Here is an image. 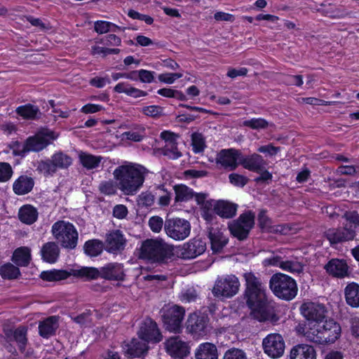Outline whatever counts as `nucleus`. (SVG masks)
<instances>
[{
  "instance_id": "obj_1",
  "label": "nucleus",
  "mask_w": 359,
  "mask_h": 359,
  "mask_svg": "<svg viewBox=\"0 0 359 359\" xmlns=\"http://www.w3.org/2000/svg\"><path fill=\"white\" fill-rule=\"evenodd\" d=\"M148 170L143 165L125 161L113 171L114 180L118 188L124 194H135L143 186Z\"/></svg>"
},
{
  "instance_id": "obj_2",
  "label": "nucleus",
  "mask_w": 359,
  "mask_h": 359,
  "mask_svg": "<svg viewBox=\"0 0 359 359\" xmlns=\"http://www.w3.org/2000/svg\"><path fill=\"white\" fill-rule=\"evenodd\" d=\"M246 304L251 311L253 318L259 322L270 320L276 322L278 320L275 309V302L269 299L265 288L261 291L244 293Z\"/></svg>"
},
{
  "instance_id": "obj_3",
  "label": "nucleus",
  "mask_w": 359,
  "mask_h": 359,
  "mask_svg": "<svg viewBox=\"0 0 359 359\" xmlns=\"http://www.w3.org/2000/svg\"><path fill=\"white\" fill-rule=\"evenodd\" d=\"M137 250L139 259L151 264H165L173 255L172 248L161 238H147Z\"/></svg>"
},
{
  "instance_id": "obj_4",
  "label": "nucleus",
  "mask_w": 359,
  "mask_h": 359,
  "mask_svg": "<svg viewBox=\"0 0 359 359\" xmlns=\"http://www.w3.org/2000/svg\"><path fill=\"white\" fill-rule=\"evenodd\" d=\"M309 330L305 334L307 341L318 345L334 344L341 334V327L332 318L325 319L317 324H309Z\"/></svg>"
},
{
  "instance_id": "obj_5",
  "label": "nucleus",
  "mask_w": 359,
  "mask_h": 359,
  "mask_svg": "<svg viewBox=\"0 0 359 359\" xmlns=\"http://www.w3.org/2000/svg\"><path fill=\"white\" fill-rule=\"evenodd\" d=\"M269 287L276 297L287 302L294 299L298 292L296 280L281 273H275L271 277Z\"/></svg>"
},
{
  "instance_id": "obj_6",
  "label": "nucleus",
  "mask_w": 359,
  "mask_h": 359,
  "mask_svg": "<svg viewBox=\"0 0 359 359\" xmlns=\"http://www.w3.org/2000/svg\"><path fill=\"white\" fill-rule=\"evenodd\" d=\"M57 138L55 133L46 128L39 130L34 135L28 137L22 149L13 150V154L23 157L30 151L39 152Z\"/></svg>"
},
{
  "instance_id": "obj_7",
  "label": "nucleus",
  "mask_w": 359,
  "mask_h": 359,
  "mask_svg": "<svg viewBox=\"0 0 359 359\" xmlns=\"http://www.w3.org/2000/svg\"><path fill=\"white\" fill-rule=\"evenodd\" d=\"M51 232L62 248L73 250L76 247L79 235L72 223L64 220L57 221L53 224Z\"/></svg>"
},
{
  "instance_id": "obj_8",
  "label": "nucleus",
  "mask_w": 359,
  "mask_h": 359,
  "mask_svg": "<svg viewBox=\"0 0 359 359\" xmlns=\"http://www.w3.org/2000/svg\"><path fill=\"white\" fill-rule=\"evenodd\" d=\"M161 320L164 329L170 333L180 334L183 330V320L185 309L182 306L168 305L161 310Z\"/></svg>"
},
{
  "instance_id": "obj_9",
  "label": "nucleus",
  "mask_w": 359,
  "mask_h": 359,
  "mask_svg": "<svg viewBox=\"0 0 359 359\" xmlns=\"http://www.w3.org/2000/svg\"><path fill=\"white\" fill-rule=\"evenodd\" d=\"M255 214L252 210H246L239 217L229 222L228 228L231 236L240 241L246 240L255 226Z\"/></svg>"
},
{
  "instance_id": "obj_10",
  "label": "nucleus",
  "mask_w": 359,
  "mask_h": 359,
  "mask_svg": "<svg viewBox=\"0 0 359 359\" xmlns=\"http://www.w3.org/2000/svg\"><path fill=\"white\" fill-rule=\"evenodd\" d=\"M240 285L238 277L233 274L218 276L212 292L217 298H231L238 293Z\"/></svg>"
},
{
  "instance_id": "obj_11",
  "label": "nucleus",
  "mask_w": 359,
  "mask_h": 359,
  "mask_svg": "<svg viewBox=\"0 0 359 359\" xmlns=\"http://www.w3.org/2000/svg\"><path fill=\"white\" fill-rule=\"evenodd\" d=\"M164 231L167 236L175 241H183L191 232V224L185 219L179 217L166 218Z\"/></svg>"
},
{
  "instance_id": "obj_12",
  "label": "nucleus",
  "mask_w": 359,
  "mask_h": 359,
  "mask_svg": "<svg viewBox=\"0 0 359 359\" xmlns=\"http://www.w3.org/2000/svg\"><path fill=\"white\" fill-rule=\"evenodd\" d=\"M137 334L140 339L148 344H157L163 339V335L158 324L149 317L142 321Z\"/></svg>"
},
{
  "instance_id": "obj_13",
  "label": "nucleus",
  "mask_w": 359,
  "mask_h": 359,
  "mask_svg": "<svg viewBox=\"0 0 359 359\" xmlns=\"http://www.w3.org/2000/svg\"><path fill=\"white\" fill-rule=\"evenodd\" d=\"M264 352L271 358L281 357L285 351V341L281 334H269L262 340Z\"/></svg>"
},
{
  "instance_id": "obj_14",
  "label": "nucleus",
  "mask_w": 359,
  "mask_h": 359,
  "mask_svg": "<svg viewBox=\"0 0 359 359\" xmlns=\"http://www.w3.org/2000/svg\"><path fill=\"white\" fill-rule=\"evenodd\" d=\"M300 311L309 321V324H317L326 319L327 312L324 304L313 302L303 303L300 306Z\"/></svg>"
},
{
  "instance_id": "obj_15",
  "label": "nucleus",
  "mask_w": 359,
  "mask_h": 359,
  "mask_svg": "<svg viewBox=\"0 0 359 359\" xmlns=\"http://www.w3.org/2000/svg\"><path fill=\"white\" fill-rule=\"evenodd\" d=\"M164 347L166 353L174 359H184L190 353L188 344L182 340L179 336L166 339Z\"/></svg>"
},
{
  "instance_id": "obj_16",
  "label": "nucleus",
  "mask_w": 359,
  "mask_h": 359,
  "mask_svg": "<svg viewBox=\"0 0 359 359\" xmlns=\"http://www.w3.org/2000/svg\"><path fill=\"white\" fill-rule=\"evenodd\" d=\"M101 278L109 281L123 282L126 280L124 265L118 262H109L100 268ZM121 284L118 283L117 287Z\"/></svg>"
},
{
  "instance_id": "obj_17",
  "label": "nucleus",
  "mask_w": 359,
  "mask_h": 359,
  "mask_svg": "<svg viewBox=\"0 0 359 359\" xmlns=\"http://www.w3.org/2000/svg\"><path fill=\"white\" fill-rule=\"evenodd\" d=\"M355 236L353 225H346L343 228L329 229L324 233V236L330 241L331 245L353 240Z\"/></svg>"
},
{
  "instance_id": "obj_18",
  "label": "nucleus",
  "mask_w": 359,
  "mask_h": 359,
  "mask_svg": "<svg viewBox=\"0 0 359 359\" xmlns=\"http://www.w3.org/2000/svg\"><path fill=\"white\" fill-rule=\"evenodd\" d=\"M127 240L121 230H113L107 234L105 250L113 255L121 254L126 246Z\"/></svg>"
},
{
  "instance_id": "obj_19",
  "label": "nucleus",
  "mask_w": 359,
  "mask_h": 359,
  "mask_svg": "<svg viewBox=\"0 0 359 359\" xmlns=\"http://www.w3.org/2000/svg\"><path fill=\"white\" fill-rule=\"evenodd\" d=\"M5 339L7 343L15 341L21 353H24L28 343L27 328L25 326H19L15 329H4Z\"/></svg>"
},
{
  "instance_id": "obj_20",
  "label": "nucleus",
  "mask_w": 359,
  "mask_h": 359,
  "mask_svg": "<svg viewBox=\"0 0 359 359\" xmlns=\"http://www.w3.org/2000/svg\"><path fill=\"white\" fill-rule=\"evenodd\" d=\"M324 269L326 273L336 278H344L349 277L351 271L346 259L332 258L325 265Z\"/></svg>"
},
{
  "instance_id": "obj_21",
  "label": "nucleus",
  "mask_w": 359,
  "mask_h": 359,
  "mask_svg": "<svg viewBox=\"0 0 359 359\" xmlns=\"http://www.w3.org/2000/svg\"><path fill=\"white\" fill-rule=\"evenodd\" d=\"M241 152L236 149H223L220 150L216 156L215 162L223 168H229L231 170H235L238 166V161L240 162Z\"/></svg>"
},
{
  "instance_id": "obj_22",
  "label": "nucleus",
  "mask_w": 359,
  "mask_h": 359,
  "mask_svg": "<svg viewBox=\"0 0 359 359\" xmlns=\"http://www.w3.org/2000/svg\"><path fill=\"white\" fill-rule=\"evenodd\" d=\"M122 347L124 354L130 359L144 357L149 350L147 343L136 338H133L130 342L124 344Z\"/></svg>"
},
{
  "instance_id": "obj_23",
  "label": "nucleus",
  "mask_w": 359,
  "mask_h": 359,
  "mask_svg": "<svg viewBox=\"0 0 359 359\" xmlns=\"http://www.w3.org/2000/svg\"><path fill=\"white\" fill-rule=\"evenodd\" d=\"M206 250V242L201 238H194L183 245L182 255L185 259H194Z\"/></svg>"
},
{
  "instance_id": "obj_24",
  "label": "nucleus",
  "mask_w": 359,
  "mask_h": 359,
  "mask_svg": "<svg viewBox=\"0 0 359 359\" xmlns=\"http://www.w3.org/2000/svg\"><path fill=\"white\" fill-rule=\"evenodd\" d=\"M208 318L203 315L196 313L189 314L187 321V328L189 332L196 335H204L206 333V327Z\"/></svg>"
},
{
  "instance_id": "obj_25",
  "label": "nucleus",
  "mask_w": 359,
  "mask_h": 359,
  "mask_svg": "<svg viewBox=\"0 0 359 359\" xmlns=\"http://www.w3.org/2000/svg\"><path fill=\"white\" fill-rule=\"evenodd\" d=\"M208 237L210 240V248L213 254L222 252L229 242V238L222 231L212 227L209 229Z\"/></svg>"
},
{
  "instance_id": "obj_26",
  "label": "nucleus",
  "mask_w": 359,
  "mask_h": 359,
  "mask_svg": "<svg viewBox=\"0 0 359 359\" xmlns=\"http://www.w3.org/2000/svg\"><path fill=\"white\" fill-rule=\"evenodd\" d=\"M245 169L255 172L261 170L264 165H266L263 156L257 153L240 157L239 163Z\"/></svg>"
},
{
  "instance_id": "obj_27",
  "label": "nucleus",
  "mask_w": 359,
  "mask_h": 359,
  "mask_svg": "<svg viewBox=\"0 0 359 359\" xmlns=\"http://www.w3.org/2000/svg\"><path fill=\"white\" fill-rule=\"evenodd\" d=\"M238 205L224 200H218L214 203L215 214L222 218H233L237 212Z\"/></svg>"
},
{
  "instance_id": "obj_28",
  "label": "nucleus",
  "mask_w": 359,
  "mask_h": 359,
  "mask_svg": "<svg viewBox=\"0 0 359 359\" xmlns=\"http://www.w3.org/2000/svg\"><path fill=\"white\" fill-rule=\"evenodd\" d=\"M34 186V180L26 175L19 176L13 184V191L18 196L29 194Z\"/></svg>"
},
{
  "instance_id": "obj_29",
  "label": "nucleus",
  "mask_w": 359,
  "mask_h": 359,
  "mask_svg": "<svg viewBox=\"0 0 359 359\" xmlns=\"http://www.w3.org/2000/svg\"><path fill=\"white\" fill-rule=\"evenodd\" d=\"M290 357V359H316V353L312 346L299 344L292 348Z\"/></svg>"
},
{
  "instance_id": "obj_30",
  "label": "nucleus",
  "mask_w": 359,
  "mask_h": 359,
  "mask_svg": "<svg viewBox=\"0 0 359 359\" xmlns=\"http://www.w3.org/2000/svg\"><path fill=\"white\" fill-rule=\"evenodd\" d=\"M58 328V318L55 316L48 317L39 325V334L44 339H48L55 334Z\"/></svg>"
},
{
  "instance_id": "obj_31",
  "label": "nucleus",
  "mask_w": 359,
  "mask_h": 359,
  "mask_svg": "<svg viewBox=\"0 0 359 359\" xmlns=\"http://www.w3.org/2000/svg\"><path fill=\"white\" fill-rule=\"evenodd\" d=\"M38 217V210L32 205L25 204L19 209L18 219L23 224L31 225L37 220Z\"/></svg>"
},
{
  "instance_id": "obj_32",
  "label": "nucleus",
  "mask_w": 359,
  "mask_h": 359,
  "mask_svg": "<svg viewBox=\"0 0 359 359\" xmlns=\"http://www.w3.org/2000/svg\"><path fill=\"white\" fill-rule=\"evenodd\" d=\"M12 261L18 266L26 267L32 260L31 250L26 246L16 248L12 255Z\"/></svg>"
},
{
  "instance_id": "obj_33",
  "label": "nucleus",
  "mask_w": 359,
  "mask_h": 359,
  "mask_svg": "<svg viewBox=\"0 0 359 359\" xmlns=\"http://www.w3.org/2000/svg\"><path fill=\"white\" fill-rule=\"evenodd\" d=\"M344 297L346 304L352 308L359 307V284L351 282L344 289Z\"/></svg>"
},
{
  "instance_id": "obj_34",
  "label": "nucleus",
  "mask_w": 359,
  "mask_h": 359,
  "mask_svg": "<svg viewBox=\"0 0 359 359\" xmlns=\"http://www.w3.org/2000/svg\"><path fill=\"white\" fill-rule=\"evenodd\" d=\"M195 358L196 359H217V348L212 343H202L196 349Z\"/></svg>"
},
{
  "instance_id": "obj_35",
  "label": "nucleus",
  "mask_w": 359,
  "mask_h": 359,
  "mask_svg": "<svg viewBox=\"0 0 359 359\" xmlns=\"http://www.w3.org/2000/svg\"><path fill=\"white\" fill-rule=\"evenodd\" d=\"M42 259L49 264L55 263L60 255V249L55 242H47L43 245L41 250Z\"/></svg>"
},
{
  "instance_id": "obj_36",
  "label": "nucleus",
  "mask_w": 359,
  "mask_h": 359,
  "mask_svg": "<svg viewBox=\"0 0 359 359\" xmlns=\"http://www.w3.org/2000/svg\"><path fill=\"white\" fill-rule=\"evenodd\" d=\"M15 113L24 120H36L39 118L41 111L39 107L31 103L18 106Z\"/></svg>"
},
{
  "instance_id": "obj_37",
  "label": "nucleus",
  "mask_w": 359,
  "mask_h": 359,
  "mask_svg": "<svg viewBox=\"0 0 359 359\" xmlns=\"http://www.w3.org/2000/svg\"><path fill=\"white\" fill-rule=\"evenodd\" d=\"M72 276L71 271L65 269L43 271L39 275L41 279L46 282H57L67 279Z\"/></svg>"
},
{
  "instance_id": "obj_38",
  "label": "nucleus",
  "mask_w": 359,
  "mask_h": 359,
  "mask_svg": "<svg viewBox=\"0 0 359 359\" xmlns=\"http://www.w3.org/2000/svg\"><path fill=\"white\" fill-rule=\"evenodd\" d=\"M114 91L117 93H125L126 95L138 98L148 95L147 91L132 86L129 83L120 82L114 87Z\"/></svg>"
},
{
  "instance_id": "obj_39",
  "label": "nucleus",
  "mask_w": 359,
  "mask_h": 359,
  "mask_svg": "<svg viewBox=\"0 0 359 359\" xmlns=\"http://www.w3.org/2000/svg\"><path fill=\"white\" fill-rule=\"evenodd\" d=\"M72 276L83 278L86 280H91L101 278L100 269L95 267L83 266L79 269L71 270Z\"/></svg>"
},
{
  "instance_id": "obj_40",
  "label": "nucleus",
  "mask_w": 359,
  "mask_h": 359,
  "mask_svg": "<svg viewBox=\"0 0 359 359\" xmlns=\"http://www.w3.org/2000/svg\"><path fill=\"white\" fill-rule=\"evenodd\" d=\"M245 280V292L248 293L254 291H261V289L265 288L259 278L257 277L252 272H247L243 274Z\"/></svg>"
},
{
  "instance_id": "obj_41",
  "label": "nucleus",
  "mask_w": 359,
  "mask_h": 359,
  "mask_svg": "<svg viewBox=\"0 0 359 359\" xmlns=\"http://www.w3.org/2000/svg\"><path fill=\"white\" fill-rule=\"evenodd\" d=\"M104 249L103 243L98 239H91L85 242L83 245L84 253L90 257H97L102 252Z\"/></svg>"
},
{
  "instance_id": "obj_42",
  "label": "nucleus",
  "mask_w": 359,
  "mask_h": 359,
  "mask_svg": "<svg viewBox=\"0 0 359 359\" xmlns=\"http://www.w3.org/2000/svg\"><path fill=\"white\" fill-rule=\"evenodd\" d=\"M81 164L87 170H93L99 167L102 157L86 152H81L79 156Z\"/></svg>"
},
{
  "instance_id": "obj_43",
  "label": "nucleus",
  "mask_w": 359,
  "mask_h": 359,
  "mask_svg": "<svg viewBox=\"0 0 359 359\" xmlns=\"http://www.w3.org/2000/svg\"><path fill=\"white\" fill-rule=\"evenodd\" d=\"M0 276L4 280H15L20 278L21 272L17 265L7 262L0 266Z\"/></svg>"
},
{
  "instance_id": "obj_44",
  "label": "nucleus",
  "mask_w": 359,
  "mask_h": 359,
  "mask_svg": "<svg viewBox=\"0 0 359 359\" xmlns=\"http://www.w3.org/2000/svg\"><path fill=\"white\" fill-rule=\"evenodd\" d=\"M176 203L187 202L193 198L194 191L192 189L184 184H177L174 187Z\"/></svg>"
},
{
  "instance_id": "obj_45",
  "label": "nucleus",
  "mask_w": 359,
  "mask_h": 359,
  "mask_svg": "<svg viewBox=\"0 0 359 359\" xmlns=\"http://www.w3.org/2000/svg\"><path fill=\"white\" fill-rule=\"evenodd\" d=\"M51 160L56 170L57 169H66L72 163V158L62 151L55 153L51 156Z\"/></svg>"
},
{
  "instance_id": "obj_46",
  "label": "nucleus",
  "mask_w": 359,
  "mask_h": 359,
  "mask_svg": "<svg viewBox=\"0 0 359 359\" xmlns=\"http://www.w3.org/2000/svg\"><path fill=\"white\" fill-rule=\"evenodd\" d=\"M161 154L171 160H177L182 156V152L178 149L177 142L165 144L161 149Z\"/></svg>"
},
{
  "instance_id": "obj_47",
  "label": "nucleus",
  "mask_w": 359,
  "mask_h": 359,
  "mask_svg": "<svg viewBox=\"0 0 359 359\" xmlns=\"http://www.w3.org/2000/svg\"><path fill=\"white\" fill-rule=\"evenodd\" d=\"M192 151L194 154H200L204 151L206 144L203 135L200 133H194L191 135Z\"/></svg>"
},
{
  "instance_id": "obj_48",
  "label": "nucleus",
  "mask_w": 359,
  "mask_h": 359,
  "mask_svg": "<svg viewBox=\"0 0 359 359\" xmlns=\"http://www.w3.org/2000/svg\"><path fill=\"white\" fill-rule=\"evenodd\" d=\"M118 183L115 181L112 180H103L102 181L99 186L98 190L99 191L105 195V196H112L115 195L117 193Z\"/></svg>"
},
{
  "instance_id": "obj_49",
  "label": "nucleus",
  "mask_w": 359,
  "mask_h": 359,
  "mask_svg": "<svg viewBox=\"0 0 359 359\" xmlns=\"http://www.w3.org/2000/svg\"><path fill=\"white\" fill-rule=\"evenodd\" d=\"M267 211L264 209L261 210L257 216L258 226L263 232H268L273 226L272 219L267 215Z\"/></svg>"
},
{
  "instance_id": "obj_50",
  "label": "nucleus",
  "mask_w": 359,
  "mask_h": 359,
  "mask_svg": "<svg viewBox=\"0 0 359 359\" xmlns=\"http://www.w3.org/2000/svg\"><path fill=\"white\" fill-rule=\"evenodd\" d=\"M214 201H207L204 205L201 206V217L208 222L211 223L215 219L214 210Z\"/></svg>"
},
{
  "instance_id": "obj_51",
  "label": "nucleus",
  "mask_w": 359,
  "mask_h": 359,
  "mask_svg": "<svg viewBox=\"0 0 359 359\" xmlns=\"http://www.w3.org/2000/svg\"><path fill=\"white\" fill-rule=\"evenodd\" d=\"M95 43L102 44L108 48L109 46H119L121 45V39L114 34H109L96 39Z\"/></svg>"
},
{
  "instance_id": "obj_52",
  "label": "nucleus",
  "mask_w": 359,
  "mask_h": 359,
  "mask_svg": "<svg viewBox=\"0 0 359 359\" xmlns=\"http://www.w3.org/2000/svg\"><path fill=\"white\" fill-rule=\"evenodd\" d=\"M141 112L153 118H158L164 115V108L159 105H149L142 108Z\"/></svg>"
},
{
  "instance_id": "obj_53",
  "label": "nucleus",
  "mask_w": 359,
  "mask_h": 359,
  "mask_svg": "<svg viewBox=\"0 0 359 359\" xmlns=\"http://www.w3.org/2000/svg\"><path fill=\"white\" fill-rule=\"evenodd\" d=\"M243 126L253 130H260L266 128L269 126V123L263 118H252L244 121Z\"/></svg>"
},
{
  "instance_id": "obj_54",
  "label": "nucleus",
  "mask_w": 359,
  "mask_h": 359,
  "mask_svg": "<svg viewBox=\"0 0 359 359\" xmlns=\"http://www.w3.org/2000/svg\"><path fill=\"white\" fill-rule=\"evenodd\" d=\"M280 267L287 271L293 273H301L303 272V266L297 262L294 261H283L280 263Z\"/></svg>"
},
{
  "instance_id": "obj_55",
  "label": "nucleus",
  "mask_w": 359,
  "mask_h": 359,
  "mask_svg": "<svg viewBox=\"0 0 359 359\" xmlns=\"http://www.w3.org/2000/svg\"><path fill=\"white\" fill-rule=\"evenodd\" d=\"M13 174V168L9 163L0 162V182H7Z\"/></svg>"
},
{
  "instance_id": "obj_56",
  "label": "nucleus",
  "mask_w": 359,
  "mask_h": 359,
  "mask_svg": "<svg viewBox=\"0 0 359 359\" xmlns=\"http://www.w3.org/2000/svg\"><path fill=\"white\" fill-rule=\"evenodd\" d=\"M37 170L41 173H43V175L46 176L55 173L56 172V170L54 167V165L51 159L41 161L40 162H39Z\"/></svg>"
},
{
  "instance_id": "obj_57",
  "label": "nucleus",
  "mask_w": 359,
  "mask_h": 359,
  "mask_svg": "<svg viewBox=\"0 0 359 359\" xmlns=\"http://www.w3.org/2000/svg\"><path fill=\"white\" fill-rule=\"evenodd\" d=\"M266 165H264L260 171L255 172L256 173L259 174V176L254 179L255 182L257 184L266 183L269 184V182L272 180L273 175L268 170H266Z\"/></svg>"
},
{
  "instance_id": "obj_58",
  "label": "nucleus",
  "mask_w": 359,
  "mask_h": 359,
  "mask_svg": "<svg viewBox=\"0 0 359 359\" xmlns=\"http://www.w3.org/2000/svg\"><path fill=\"white\" fill-rule=\"evenodd\" d=\"M229 182L231 184H233L235 187H245L249 181V179L247 177L240 175V174H238V173H234V172L231 173L229 175Z\"/></svg>"
},
{
  "instance_id": "obj_59",
  "label": "nucleus",
  "mask_w": 359,
  "mask_h": 359,
  "mask_svg": "<svg viewBox=\"0 0 359 359\" xmlns=\"http://www.w3.org/2000/svg\"><path fill=\"white\" fill-rule=\"evenodd\" d=\"M223 359H247V356L243 350L232 348L225 352Z\"/></svg>"
},
{
  "instance_id": "obj_60",
  "label": "nucleus",
  "mask_w": 359,
  "mask_h": 359,
  "mask_svg": "<svg viewBox=\"0 0 359 359\" xmlns=\"http://www.w3.org/2000/svg\"><path fill=\"white\" fill-rule=\"evenodd\" d=\"M280 150L281 148L280 147H276L271 143L262 145L257 149V151L264 154L269 156H276L278 152L280 151Z\"/></svg>"
},
{
  "instance_id": "obj_61",
  "label": "nucleus",
  "mask_w": 359,
  "mask_h": 359,
  "mask_svg": "<svg viewBox=\"0 0 359 359\" xmlns=\"http://www.w3.org/2000/svg\"><path fill=\"white\" fill-rule=\"evenodd\" d=\"M163 219L159 216H153L149 220V226L154 233H159L163 226L164 227Z\"/></svg>"
},
{
  "instance_id": "obj_62",
  "label": "nucleus",
  "mask_w": 359,
  "mask_h": 359,
  "mask_svg": "<svg viewBox=\"0 0 359 359\" xmlns=\"http://www.w3.org/2000/svg\"><path fill=\"white\" fill-rule=\"evenodd\" d=\"M155 198L151 191L142 192L140 195V203L144 207H151L155 203Z\"/></svg>"
},
{
  "instance_id": "obj_63",
  "label": "nucleus",
  "mask_w": 359,
  "mask_h": 359,
  "mask_svg": "<svg viewBox=\"0 0 359 359\" xmlns=\"http://www.w3.org/2000/svg\"><path fill=\"white\" fill-rule=\"evenodd\" d=\"M182 76L181 73H164L158 75V79L164 83L172 84Z\"/></svg>"
},
{
  "instance_id": "obj_64",
  "label": "nucleus",
  "mask_w": 359,
  "mask_h": 359,
  "mask_svg": "<svg viewBox=\"0 0 359 359\" xmlns=\"http://www.w3.org/2000/svg\"><path fill=\"white\" fill-rule=\"evenodd\" d=\"M196 291L194 289H187L184 292H182L180 299L184 303H190L196 302L197 299Z\"/></svg>"
}]
</instances>
